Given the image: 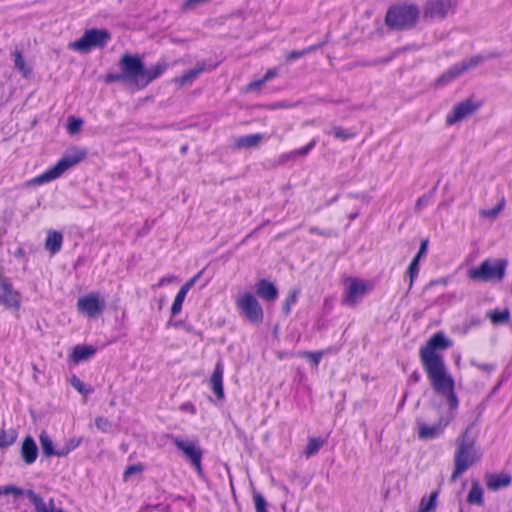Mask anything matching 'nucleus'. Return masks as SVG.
Returning <instances> with one entry per match:
<instances>
[{"label": "nucleus", "mask_w": 512, "mask_h": 512, "mask_svg": "<svg viewBox=\"0 0 512 512\" xmlns=\"http://www.w3.org/2000/svg\"><path fill=\"white\" fill-rule=\"evenodd\" d=\"M449 346L450 342L443 333L439 332L431 336L420 348L419 356L433 390L439 395L446 396L449 409L454 411L459 405L458 397L454 392L455 382L447 373L443 356L437 352Z\"/></svg>", "instance_id": "obj_1"}, {"label": "nucleus", "mask_w": 512, "mask_h": 512, "mask_svg": "<svg viewBox=\"0 0 512 512\" xmlns=\"http://www.w3.org/2000/svg\"><path fill=\"white\" fill-rule=\"evenodd\" d=\"M118 66L120 72L106 74L104 81L106 83L122 82L135 90L144 89L168 68L165 61L147 68L139 55L128 53L122 55Z\"/></svg>", "instance_id": "obj_2"}, {"label": "nucleus", "mask_w": 512, "mask_h": 512, "mask_svg": "<svg viewBox=\"0 0 512 512\" xmlns=\"http://www.w3.org/2000/svg\"><path fill=\"white\" fill-rule=\"evenodd\" d=\"M470 428H466L456 439V451L454 455V470L450 477V481L454 482L460 475L466 472L479 459L475 447V440L469 437Z\"/></svg>", "instance_id": "obj_3"}, {"label": "nucleus", "mask_w": 512, "mask_h": 512, "mask_svg": "<svg viewBox=\"0 0 512 512\" xmlns=\"http://www.w3.org/2000/svg\"><path fill=\"white\" fill-rule=\"evenodd\" d=\"M420 15L414 3L401 2L391 5L385 15V24L391 30H409L415 27Z\"/></svg>", "instance_id": "obj_4"}, {"label": "nucleus", "mask_w": 512, "mask_h": 512, "mask_svg": "<svg viewBox=\"0 0 512 512\" xmlns=\"http://www.w3.org/2000/svg\"><path fill=\"white\" fill-rule=\"evenodd\" d=\"M87 155L86 149H81L79 147H73L64 156L58 160V162L46 170L41 175L35 177L32 182L35 184H44L48 183L58 177H60L66 170L77 165Z\"/></svg>", "instance_id": "obj_5"}, {"label": "nucleus", "mask_w": 512, "mask_h": 512, "mask_svg": "<svg viewBox=\"0 0 512 512\" xmlns=\"http://www.w3.org/2000/svg\"><path fill=\"white\" fill-rule=\"evenodd\" d=\"M111 39V34L106 29L92 28L86 30L81 38L70 42L68 48L81 53H87L93 48H104Z\"/></svg>", "instance_id": "obj_6"}, {"label": "nucleus", "mask_w": 512, "mask_h": 512, "mask_svg": "<svg viewBox=\"0 0 512 512\" xmlns=\"http://www.w3.org/2000/svg\"><path fill=\"white\" fill-rule=\"evenodd\" d=\"M236 308L241 316L251 324L259 325L263 322L264 311L259 301L252 293L246 292L236 299Z\"/></svg>", "instance_id": "obj_7"}, {"label": "nucleus", "mask_w": 512, "mask_h": 512, "mask_svg": "<svg viewBox=\"0 0 512 512\" xmlns=\"http://www.w3.org/2000/svg\"><path fill=\"white\" fill-rule=\"evenodd\" d=\"M507 260L499 259L492 264L489 259L484 260L479 266L469 269L468 275L475 281L501 280L505 275Z\"/></svg>", "instance_id": "obj_8"}, {"label": "nucleus", "mask_w": 512, "mask_h": 512, "mask_svg": "<svg viewBox=\"0 0 512 512\" xmlns=\"http://www.w3.org/2000/svg\"><path fill=\"white\" fill-rule=\"evenodd\" d=\"M8 494H14L15 496H21L25 494L34 505L35 512H63L61 508L57 509L55 507L53 499H50L49 505H47L39 494L30 489L24 491L22 488L16 487L14 485H5L0 487V495Z\"/></svg>", "instance_id": "obj_9"}, {"label": "nucleus", "mask_w": 512, "mask_h": 512, "mask_svg": "<svg viewBox=\"0 0 512 512\" xmlns=\"http://www.w3.org/2000/svg\"><path fill=\"white\" fill-rule=\"evenodd\" d=\"M0 305L6 308L19 310L21 307V294L13 289V285L8 277L3 273V267L0 266Z\"/></svg>", "instance_id": "obj_10"}, {"label": "nucleus", "mask_w": 512, "mask_h": 512, "mask_svg": "<svg viewBox=\"0 0 512 512\" xmlns=\"http://www.w3.org/2000/svg\"><path fill=\"white\" fill-rule=\"evenodd\" d=\"M172 441L177 449L183 452L186 459L189 460L191 465L200 473L202 471V450L199 447L197 440L185 441L180 437L175 436L172 438Z\"/></svg>", "instance_id": "obj_11"}, {"label": "nucleus", "mask_w": 512, "mask_h": 512, "mask_svg": "<svg viewBox=\"0 0 512 512\" xmlns=\"http://www.w3.org/2000/svg\"><path fill=\"white\" fill-rule=\"evenodd\" d=\"M105 308V303L100 300L97 293H90L80 297L77 301V309L80 313L94 318L102 313Z\"/></svg>", "instance_id": "obj_12"}, {"label": "nucleus", "mask_w": 512, "mask_h": 512, "mask_svg": "<svg viewBox=\"0 0 512 512\" xmlns=\"http://www.w3.org/2000/svg\"><path fill=\"white\" fill-rule=\"evenodd\" d=\"M452 8L451 0H427L423 9L425 19H444Z\"/></svg>", "instance_id": "obj_13"}, {"label": "nucleus", "mask_w": 512, "mask_h": 512, "mask_svg": "<svg viewBox=\"0 0 512 512\" xmlns=\"http://www.w3.org/2000/svg\"><path fill=\"white\" fill-rule=\"evenodd\" d=\"M450 420L440 418L437 423L427 425L422 419L418 418L416 424L418 427V437L421 440L435 439L439 437L448 426Z\"/></svg>", "instance_id": "obj_14"}, {"label": "nucleus", "mask_w": 512, "mask_h": 512, "mask_svg": "<svg viewBox=\"0 0 512 512\" xmlns=\"http://www.w3.org/2000/svg\"><path fill=\"white\" fill-rule=\"evenodd\" d=\"M478 107L479 105L475 104L471 99H466L453 107L452 112L446 117V123L453 125L475 112Z\"/></svg>", "instance_id": "obj_15"}, {"label": "nucleus", "mask_w": 512, "mask_h": 512, "mask_svg": "<svg viewBox=\"0 0 512 512\" xmlns=\"http://www.w3.org/2000/svg\"><path fill=\"white\" fill-rule=\"evenodd\" d=\"M256 295L267 302H274L278 298V288L268 279L262 278L255 283Z\"/></svg>", "instance_id": "obj_16"}, {"label": "nucleus", "mask_w": 512, "mask_h": 512, "mask_svg": "<svg viewBox=\"0 0 512 512\" xmlns=\"http://www.w3.org/2000/svg\"><path fill=\"white\" fill-rule=\"evenodd\" d=\"M503 56V53L500 51H490L485 54L474 55L468 59H464L463 61L457 63L462 74L469 69L475 68L478 65L482 64L484 61L500 58Z\"/></svg>", "instance_id": "obj_17"}, {"label": "nucleus", "mask_w": 512, "mask_h": 512, "mask_svg": "<svg viewBox=\"0 0 512 512\" xmlns=\"http://www.w3.org/2000/svg\"><path fill=\"white\" fill-rule=\"evenodd\" d=\"M223 374H224V366L222 361H218L215 365L213 373L209 380V385L213 393L216 395L218 399L224 398V388H223Z\"/></svg>", "instance_id": "obj_18"}, {"label": "nucleus", "mask_w": 512, "mask_h": 512, "mask_svg": "<svg viewBox=\"0 0 512 512\" xmlns=\"http://www.w3.org/2000/svg\"><path fill=\"white\" fill-rule=\"evenodd\" d=\"M365 292L366 287L362 282L358 280H352L346 288L343 302L347 305H353L365 294Z\"/></svg>", "instance_id": "obj_19"}, {"label": "nucleus", "mask_w": 512, "mask_h": 512, "mask_svg": "<svg viewBox=\"0 0 512 512\" xmlns=\"http://www.w3.org/2000/svg\"><path fill=\"white\" fill-rule=\"evenodd\" d=\"M486 486L491 491H497L503 487H507L511 483V477L506 473H487L485 475Z\"/></svg>", "instance_id": "obj_20"}, {"label": "nucleus", "mask_w": 512, "mask_h": 512, "mask_svg": "<svg viewBox=\"0 0 512 512\" xmlns=\"http://www.w3.org/2000/svg\"><path fill=\"white\" fill-rule=\"evenodd\" d=\"M38 456V448L34 439L27 436L21 446V457L24 462L28 465L34 463Z\"/></svg>", "instance_id": "obj_21"}, {"label": "nucleus", "mask_w": 512, "mask_h": 512, "mask_svg": "<svg viewBox=\"0 0 512 512\" xmlns=\"http://www.w3.org/2000/svg\"><path fill=\"white\" fill-rule=\"evenodd\" d=\"M63 242V235L59 231H49L46 241L45 248L51 253L56 254L61 250Z\"/></svg>", "instance_id": "obj_22"}, {"label": "nucleus", "mask_w": 512, "mask_h": 512, "mask_svg": "<svg viewBox=\"0 0 512 512\" xmlns=\"http://www.w3.org/2000/svg\"><path fill=\"white\" fill-rule=\"evenodd\" d=\"M96 353V349L90 345H77L73 349L72 359L75 363L88 360Z\"/></svg>", "instance_id": "obj_23"}, {"label": "nucleus", "mask_w": 512, "mask_h": 512, "mask_svg": "<svg viewBox=\"0 0 512 512\" xmlns=\"http://www.w3.org/2000/svg\"><path fill=\"white\" fill-rule=\"evenodd\" d=\"M467 502L478 506L484 504L483 488L478 481H472L471 489L467 495Z\"/></svg>", "instance_id": "obj_24"}, {"label": "nucleus", "mask_w": 512, "mask_h": 512, "mask_svg": "<svg viewBox=\"0 0 512 512\" xmlns=\"http://www.w3.org/2000/svg\"><path fill=\"white\" fill-rule=\"evenodd\" d=\"M263 136L261 134H250L240 136L235 140V146L238 149L252 148L259 145Z\"/></svg>", "instance_id": "obj_25"}, {"label": "nucleus", "mask_w": 512, "mask_h": 512, "mask_svg": "<svg viewBox=\"0 0 512 512\" xmlns=\"http://www.w3.org/2000/svg\"><path fill=\"white\" fill-rule=\"evenodd\" d=\"M462 74L458 64L452 65L447 71L440 75L436 81L438 86H444Z\"/></svg>", "instance_id": "obj_26"}, {"label": "nucleus", "mask_w": 512, "mask_h": 512, "mask_svg": "<svg viewBox=\"0 0 512 512\" xmlns=\"http://www.w3.org/2000/svg\"><path fill=\"white\" fill-rule=\"evenodd\" d=\"M206 64L204 62L197 63L196 66L189 71L185 72L183 75H181L178 78V81L180 84L185 85L187 83H191L193 80H195L200 73H202L205 70Z\"/></svg>", "instance_id": "obj_27"}, {"label": "nucleus", "mask_w": 512, "mask_h": 512, "mask_svg": "<svg viewBox=\"0 0 512 512\" xmlns=\"http://www.w3.org/2000/svg\"><path fill=\"white\" fill-rule=\"evenodd\" d=\"M324 44H325V42H318V43L308 46L302 50L290 51L289 53H287L286 59H287V61L297 60V59H299L305 55H308V54L314 52L315 50L321 48Z\"/></svg>", "instance_id": "obj_28"}, {"label": "nucleus", "mask_w": 512, "mask_h": 512, "mask_svg": "<svg viewBox=\"0 0 512 512\" xmlns=\"http://www.w3.org/2000/svg\"><path fill=\"white\" fill-rule=\"evenodd\" d=\"M39 441L42 449V454L45 457H51L55 454L53 441L46 431H42L39 435Z\"/></svg>", "instance_id": "obj_29"}, {"label": "nucleus", "mask_w": 512, "mask_h": 512, "mask_svg": "<svg viewBox=\"0 0 512 512\" xmlns=\"http://www.w3.org/2000/svg\"><path fill=\"white\" fill-rule=\"evenodd\" d=\"M487 317L495 325L505 324L510 319V312L508 309H504V310L495 309V310L488 312Z\"/></svg>", "instance_id": "obj_30"}, {"label": "nucleus", "mask_w": 512, "mask_h": 512, "mask_svg": "<svg viewBox=\"0 0 512 512\" xmlns=\"http://www.w3.org/2000/svg\"><path fill=\"white\" fill-rule=\"evenodd\" d=\"M300 294L299 288H294L289 290L283 305H282V312L284 315H289L291 313L292 306L297 302L298 296Z\"/></svg>", "instance_id": "obj_31"}, {"label": "nucleus", "mask_w": 512, "mask_h": 512, "mask_svg": "<svg viewBox=\"0 0 512 512\" xmlns=\"http://www.w3.org/2000/svg\"><path fill=\"white\" fill-rule=\"evenodd\" d=\"M13 57L14 67L22 73L23 77H28L31 74L32 69L26 65L22 52L15 50L13 52Z\"/></svg>", "instance_id": "obj_32"}, {"label": "nucleus", "mask_w": 512, "mask_h": 512, "mask_svg": "<svg viewBox=\"0 0 512 512\" xmlns=\"http://www.w3.org/2000/svg\"><path fill=\"white\" fill-rule=\"evenodd\" d=\"M438 492L433 491L428 498L423 497L420 501L418 509L421 512H433L436 508Z\"/></svg>", "instance_id": "obj_33"}, {"label": "nucleus", "mask_w": 512, "mask_h": 512, "mask_svg": "<svg viewBox=\"0 0 512 512\" xmlns=\"http://www.w3.org/2000/svg\"><path fill=\"white\" fill-rule=\"evenodd\" d=\"M324 443L325 440L323 439L315 437L309 438L304 454L306 455L307 458L317 454L321 447L324 445Z\"/></svg>", "instance_id": "obj_34"}, {"label": "nucleus", "mask_w": 512, "mask_h": 512, "mask_svg": "<svg viewBox=\"0 0 512 512\" xmlns=\"http://www.w3.org/2000/svg\"><path fill=\"white\" fill-rule=\"evenodd\" d=\"M17 439V432L14 429L8 431L0 430V448L11 446Z\"/></svg>", "instance_id": "obj_35"}, {"label": "nucleus", "mask_w": 512, "mask_h": 512, "mask_svg": "<svg viewBox=\"0 0 512 512\" xmlns=\"http://www.w3.org/2000/svg\"><path fill=\"white\" fill-rule=\"evenodd\" d=\"M327 134H333L335 138L340 140H348L355 136V133L350 129H344L341 126H334L330 131H327Z\"/></svg>", "instance_id": "obj_36"}, {"label": "nucleus", "mask_w": 512, "mask_h": 512, "mask_svg": "<svg viewBox=\"0 0 512 512\" xmlns=\"http://www.w3.org/2000/svg\"><path fill=\"white\" fill-rule=\"evenodd\" d=\"M187 293L184 292V289H179L178 293L175 296L173 304L171 306V315L176 316L181 312L183 302L185 300Z\"/></svg>", "instance_id": "obj_37"}, {"label": "nucleus", "mask_w": 512, "mask_h": 512, "mask_svg": "<svg viewBox=\"0 0 512 512\" xmlns=\"http://www.w3.org/2000/svg\"><path fill=\"white\" fill-rule=\"evenodd\" d=\"M70 384L74 389L83 395H89L93 392V389L86 386V384L76 375H73L70 378Z\"/></svg>", "instance_id": "obj_38"}, {"label": "nucleus", "mask_w": 512, "mask_h": 512, "mask_svg": "<svg viewBox=\"0 0 512 512\" xmlns=\"http://www.w3.org/2000/svg\"><path fill=\"white\" fill-rule=\"evenodd\" d=\"M316 145V139H312L307 145L301 147L299 149L293 150L288 155H284V159L294 158L296 156H305L307 155Z\"/></svg>", "instance_id": "obj_39"}, {"label": "nucleus", "mask_w": 512, "mask_h": 512, "mask_svg": "<svg viewBox=\"0 0 512 512\" xmlns=\"http://www.w3.org/2000/svg\"><path fill=\"white\" fill-rule=\"evenodd\" d=\"M82 125L83 120L81 118L69 116L66 125L67 132L71 135L76 134L80 131Z\"/></svg>", "instance_id": "obj_40"}, {"label": "nucleus", "mask_w": 512, "mask_h": 512, "mask_svg": "<svg viewBox=\"0 0 512 512\" xmlns=\"http://www.w3.org/2000/svg\"><path fill=\"white\" fill-rule=\"evenodd\" d=\"M253 502L255 505L256 512H268V510H267L268 503H267L266 499L260 492H258L256 490L253 491Z\"/></svg>", "instance_id": "obj_41"}, {"label": "nucleus", "mask_w": 512, "mask_h": 512, "mask_svg": "<svg viewBox=\"0 0 512 512\" xmlns=\"http://www.w3.org/2000/svg\"><path fill=\"white\" fill-rule=\"evenodd\" d=\"M418 271H419V259H418V257H414L406 271V274L410 277L409 288L412 287L414 278L418 274Z\"/></svg>", "instance_id": "obj_42"}, {"label": "nucleus", "mask_w": 512, "mask_h": 512, "mask_svg": "<svg viewBox=\"0 0 512 512\" xmlns=\"http://www.w3.org/2000/svg\"><path fill=\"white\" fill-rule=\"evenodd\" d=\"M436 189H437V185L434 186L433 189L429 193L424 194L423 196L418 198V200L416 201V204H415V211H420L422 208H424L428 204V202L432 199L433 194Z\"/></svg>", "instance_id": "obj_43"}, {"label": "nucleus", "mask_w": 512, "mask_h": 512, "mask_svg": "<svg viewBox=\"0 0 512 512\" xmlns=\"http://www.w3.org/2000/svg\"><path fill=\"white\" fill-rule=\"evenodd\" d=\"M95 426L97 429L104 433H109L112 430V423L107 418L102 416L96 417Z\"/></svg>", "instance_id": "obj_44"}, {"label": "nucleus", "mask_w": 512, "mask_h": 512, "mask_svg": "<svg viewBox=\"0 0 512 512\" xmlns=\"http://www.w3.org/2000/svg\"><path fill=\"white\" fill-rule=\"evenodd\" d=\"M303 356L314 366H318L320 363V360L323 356L322 351H316V352H304Z\"/></svg>", "instance_id": "obj_45"}, {"label": "nucleus", "mask_w": 512, "mask_h": 512, "mask_svg": "<svg viewBox=\"0 0 512 512\" xmlns=\"http://www.w3.org/2000/svg\"><path fill=\"white\" fill-rule=\"evenodd\" d=\"M504 207V199H502L494 208L483 210L481 214L488 218H496Z\"/></svg>", "instance_id": "obj_46"}, {"label": "nucleus", "mask_w": 512, "mask_h": 512, "mask_svg": "<svg viewBox=\"0 0 512 512\" xmlns=\"http://www.w3.org/2000/svg\"><path fill=\"white\" fill-rule=\"evenodd\" d=\"M309 232L311 234H318L320 236H323V237H326V238H331V237H336L337 236V232L333 229H326V230H321L319 229L318 227H310L309 228Z\"/></svg>", "instance_id": "obj_47"}, {"label": "nucleus", "mask_w": 512, "mask_h": 512, "mask_svg": "<svg viewBox=\"0 0 512 512\" xmlns=\"http://www.w3.org/2000/svg\"><path fill=\"white\" fill-rule=\"evenodd\" d=\"M209 0H186L183 4H182V9L183 10H194L195 8H197L198 6L200 5H203L205 3H207Z\"/></svg>", "instance_id": "obj_48"}, {"label": "nucleus", "mask_w": 512, "mask_h": 512, "mask_svg": "<svg viewBox=\"0 0 512 512\" xmlns=\"http://www.w3.org/2000/svg\"><path fill=\"white\" fill-rule=\"evenodd\" d=\"M275 75H276V71L274 69H270L266 72V74L264 75V77L262 79L251 83L250 87H259L262 84H264L266 81L273 78Z\"/></svg>", "instance_id": "obj_49"}, {"label": "nucleus", "mask_w": 512, "mask_h": 512, "mask_svg": "<svg viewBox=\"0 0 512 512\" xmlns=\"http://www.w3.org/2000/svg\"><path fill=\"white\" fill-rule=\"evenodd\" d=\"M143 470V467L142 465L140 464H133V465H129L124 473H123V477L124 479H127L129 476L135 474V473H139V472H142Z\"/></svg>", "instance_id": "obj_50"}, {"label": "nucleus", "mask_w": 512, "mask_h": 512, "mask_svg": "<svg viewBox=\"0 0 512 512\" xmlns=\"http://www.w3.org/2000/svg\"><path fill=\"white\" fill-rule=\"evenodd\" d=\"M203 271L198 272L196 275H194L191 279L186 281L180 289H184V292L188 293V291L193 287V285L196 283V281L201 277Z\"/></svg>", "instance_id": "obj_51"}, {"label": "nucleus", "mask_w": 512, "mask_h": 512, "mask_svg": "<svg viewBox=\"0 0 512 512\" xmlns=\"http://www.w3.org/2000/svg\"><path fill=\"white\" fill-rule=\"evenodd\" d=\"M82 441V437H72L65 442V446L68 448V450L73 451L82 443Z\"/></svg>", "instance_id": "obj_52"}, {"label": "nucleus", "mask_w": 512, "mask_h": 512, "mask_svg": "<svg viewBox=\"0 0 512 512\" xmlns=\"http://www.w3.org/2000/svg\"><path fill=\"white\" fill-rule=\"evenodd\" d=\"M427 247H428V240L427 239L422 240L420 247H419V251L414 257H418V259L420 260L422 255H424L426 253Z\"/></svg>", "instance_id": "obj_53"}, {"label": "nucleus", "mask_w": 512, "mask_h": 512, "mask_svg": "<svg viewBox=\"0 0 512 512\" xmlns=\"http://www.w3.org/2000/svg\"><path fill=\"white\" fill-rule=\"evenodd\" d=\"M71 451L68 450V448L65 446V444L59 448V449H55V454L53 456H57V457H65L67 456Z\"/></svg>", "instance_id": "obj_54"}, {"label": "nucleus", "mask_w": 512, "mask_h": 512, "mask_svg": "<svg viewBox=\"0 0 512 512\" xmlns=\"http://www.w3.org/2000/svg\"><path fill=\"white\" fill-rule=\"evenodd\" d=\"M390 60H391V57H387V58H379V59H375V60H373V61H370V62L364 63L363 65H369V66H372V65L385 64V63H388Z\"/></svg>", "instance_id": "obj_55"}, {"label": "nucleus", "mask_w": 512, "mask_h": 512, "mask_svg": "<svg viewBox=\"0 0 512 512\" xmlns=\"http://www.w3.org/2000/svg\"><path fill=\"white\" fill-rule=\"evenodd\" d=\"M472 365H476L479 369L487 371L493 368L492 365L489 364H476L474 361L471 362Z\"/></svg>", "instance_id": "obj_56"}, {"label": "nucleus", "mask_w": 512, "mask_h": 512, "mask_svg": "<svg viewBox=\"0 0 512 512\" xmlns=\"http://www.w3.org/2000/svg\"><path fill=\"white\" fill-rule=\"evenodd\" d=\"M446 283H447V281L445 279L432 280L429 283V286H433L435 284H443V285H445Z\"/></svg>", "instance_id": "obj_57"}, {"label": "nucleus", "mask_w": 512, "mask_h": 512, "mask_svg": "<svg viewBox=\"0 0 512 512\" xmlns=\"http://www.w3.org/2000/svg\"><path fill=\"white\" fill-rule=\"evenodd\" d=\"M410 379L413 381V382H419L420 381V374L415 371L412 373Z\"/></svg>", "instance_id": "obj_58"}, {"label": "nucleus", "mask_w": 512, "mask_h": 512, "mask_svg": "<svg viewBox=\"0 0 512 512\" xmlns=\"http://www.w3.org/2000/svg\"><path fill=\"white\" fill-rule=\"evenodd\" d=\"M358 215H359V212H358V211H356V212H354V213L349 214V216H348V217H349V219H350L351 221H353V220H355V219L358 217Z\"/></svg>", "instance_id": "obj_59"}, {"label": "nucleus", "mask_w": 512, "mask_h": 512, "mask_svg": "<svg viewBox=\"0 0 512 512\" xmlns=\"http://www.w3.org/2000/svg\"><path fill=\"white\" fill-rule=\"evenodd\" d=\"M169 279L166 278V277H163L160 281H159V286L163 285L164 283L168 282Z\"/></svg>", "instance_id": "obj_60"}, {"label": "nucleus", "mask_w": 512, "mask_h": 512, "mask_svg": "<svg viewBox=\"0 0 512 512\" xmlns=\"http://www.w3.org/2000/svg\"><path fill=\"white\" fill-rule=\"evenodd\" d=\"M172 325L175 326V327H180V326L183 325V322L182 321H176Z\"/></svg>", "instance_id": "obj_61"}, {"label": "nucleus", "mask_w": 512, "mask_h": 512, "mask_svg": "<svg viewBox=\"0 0 512 512\" xmlns=\"http://www.w3.org/2000/svg\"><path fill=\"white\" fill-rule=\"evenodd\" d=\"M350 197H355V198H360L359 195H353V194H349ZM361 198L362 199H365V196L364 195H361Z\"/></svg>", "instance_id": "obj_62"}, {"label": "nucleus", "mask_w": 512, "mask_h": 512, "mask_svg": "<svg viewBox=\"0 0 512 512\" xmlns=\"http://www.w3.org/2000/svg\"><path fill=\"white\" fill-rule=\"evenodd\" d=\"M180 151H181V153H185L187 151V146L186 145L182 146Z\"/></svg>", "instance_id": "obj_63"}, {"label": "nucleus", "mask_w": 512, "mask_h": 512, "mask_svg": "<svg viewBox=\"0 0 512 512\" xmlns=\"http://www.w3.org/2000/svg\"><path fill=\"white\" fill-rule=\"evenodd\" d=\"M337 198H338L337 196L333 197V198L329 201V203H328V204H332L333 202H335V201L337 200Z\"/></svg>", "instance_id": "obj_64"}]
</instances>
